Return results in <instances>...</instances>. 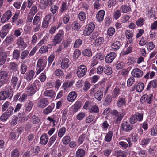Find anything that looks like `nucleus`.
<instances>
[{"label": "nucleus", "instance_id": "2eb2a0df", "mask_svg": "<svg viewBox=\"0 0 157 157\" xmlns=\"http://www.w3.org/2000/svg\"><path fill=\"white\" fill-rule=\"evenodd\" d=\"M131 74L134 77L139 78L143 76V71L140 69L137 68H135L132 71Z\"/></svg>", "mask_w": 157, "mask_h": 157}, {"label": "nucleus", "instance_id": "13d9d810", "mask_svg": "<svg viewBox=\"0 0 157 157\" xmlns=\"http://www.w3.org/2000/svg\"><path fill=\"white\" fill-rule=\"evenodd\" d=\"M10 116L8 115V114L4 113L0 117V121L5 122L6 121Z\"/></svg>", "mask_w": 157, "mask_h": 157}, {"label": "nucleus", "instance_id": "4be33fe9", "mask_svg": "<svg viewBox=\"0 0 157 157\" xmlns=\"http://www.w3.org/2000/svg\"><path fill=\"white\" fill-rule=\"evenodd\" d=\"M34 74L35 72L33 70H30L25 74V78L27 81H30L33 78Z\"/></svg>", "mask_w": 157, "mask_h": 157}, {"label": "nucleus", "instance_id": "09e8293b", "mask_svg": "<svg viewBox=\"0 0 157 157\" xmlns=\"http://www.w3.org/2000/svg\"><path fill=\"white\" fill-rule=\"evenodd\" d=\"M9 64V68L11 70L14 71L17 69L18 65L16 63L11 62Z\"/></svg>", "mask_w": 157, "mask_h": 157}, {"label": "nucleus", "instance_id": "052dcab7", "mask_svg": "<svg viewBox=\"0 0 157 157\" xmlns=\"http://www.w3.org/2000/svg\"><path fill=\"white\" fill-rule=\"evenodd\" d=\"M54 73L56 76L59 77L63 76L64 74L63 72L59 69L56 70Z\"/></svg>", "mask_w": 157, "mask_h": 157}, {"label": "nucleus", "instance_id": "0e129e2a", "mask_svg": "<svg viewBox=\"0 0 157 157\" xmlns=\"http://www.w3.org/2000/svg\"><path fill=\"white\" fill-rule=\"evenodd\" d=\"M138 121H141L143 119V114L142 113L138 112H136L135 114Z\"/></svg>", "mask_w": 157, "mask_h": 157}, {"label": "nucleus", "instance_id": "4468645a", "mask_svg": "<svg viewBox=\"0 0 157 157\" xmlns=\"http://www.w3.org/2000/svg\"><path fill=\"white\" fill-rule=\"evenodd\" d=\"M49 104L48 99L46 98H44L40 100L38 102L37 106L40 108H44Z\"/></svg>", "mask_w": 157, "mask_h": 157}, {"label": "nucleus", "instance_id": "7ed1b4c3", "mask_svg": "<svg viewBox=\"0 0 157 157\" xmlns=\"http://www.w3.org/2000/svg\"><path fill=\"white\" fill-rule=\"evenodd\" d=\"M111 114L113 116L117 117L116 120V123H120L125 115V111L124 109H121V111L120 112L115 109L113 110L111 112Z\"/></svg>", "mask_w": 157, "mask_h": 157}, {"label": "nucleus", "instance_id": "5fc2aeb1", "mask_svg": "<svg viewBox=\"0 0 157 157\" xmlns=\"http://www.w3.org/2000/svg\"><path fill=\"white\" fill-rule=\"evenodd\" d=\"M39 78L42 82H44L45 81L46 79V71H45L40 74Z\"/></svg>", "mask_w": 157, "mask_h": 157}, {"label": "nucleus", "instance_id": "473e14b6", "mask_svg": "<svg viewBox=\"0 0 157 157\" xmlns=\"http://www.w3.org/2000/svg\"><path fill=\"white\" fill-rule=\"evenodd\" d=\"M99 111V108L97 106L93 105L90 107L89 109L90 113H95Z\"/></svg>", "mask_w": 157, "mask_h": 157}, {"label": "nucleus", "instance_id": "c756f323", "mask_svg": "<svg viewBox=\"0 0 157 157\" xmlns=\"http://www.w3.org/2000/svg\"><path fill=\"white\" fill-rule=\"evenodd\" d=\"M85 155V151L81 149H78L75 154V157H84Z\"/></svg>", "mask_w": 157, "mask_h": 157}, {"label": "nucleus", "instance_id": "3c124183", "mask_svg": "<svg viewBox=\"0 0 157 157\" xmlns=\"http://www.w3.org/2000/svg\"><path fill=\"white\" fill-rule=\"evenodd\" d=\"M125 34L126 38L128 39L132 38L133 35L132 31L129 30L126 31Z\"/></svg>", "mask_w": 157, "mask_h": 157}, {"label": "nucleus", "instance_id": "37998d69", "mask_svg": "<svg viewBox=\"0 0 157 157\" xmlns=\"http://www.w3.org/2000/svg\"><path fill=\"white\" fill-rule=\"evenodd\" d=\"M80 24L77 21H75L72 24V28L74 30L77 31L79 30L80 28Z\"/></svg>", "mask_w": 157, "mask_h": 157}, {"label": "nucleus", "instance_id": "864d4df0", "mask_svg": "<svg viewBox=\"0 0 157 157\" xmlns=\"http://www.w3.org/2000/svg\"><path fill=\"white\" fill-rule=\"evenodd\" d=\"M20 51L18 50H15L13 52V58L14 59L18 60L20 55Z\"/></svg>", "mask_w": 157, "mask_h": 157}, {"label": "nucleus", "instance_id": "a19ab883", "mask_svg": "<svg viewBox=\"0 0 157 157\" xmlns=\"http://www.w3.org/2000/svg\"><path fill=\"white\" fill-rule=\"evenodd\" d=\"M120 45V42L116 41L112 44L111 47L115 50H117L119 48Z\"/></svg>", "mask_w": 157, "mask_h": 157}, {"label": "nucleus", "instance_id": "b1692460", "mask_svg": "<svg viewBox=\"0 0 157 157\" xmlns=\"http://www.w3.org/2000/svg\"><path fill=\"white\" fill-rule=\"evenodd\" d=\"M30 121L33 124H37L40 122V119L36 114H34L30 118Z\"/></svg>", "mask_w": 157, "mask_h": 157}, {"label": "nucleus", "instance_id": "f8f14e48", "mask_svg": "<svg viewBox=\"0 0 157 157\" xmlns=\"http://www.w3.org/2000/svg\"><path fill=\"white\" fill-rule=\"evenodd\" d=\"M54 2V0H41L40 7L41 9L45 10L50 3L52 4Z\"/></svg>", "mask_w": 157, "mask_h": 157}, {"label": "nucleus", "instance_id": "0eeeda50", "mask_svg": "<svg viewBox=\"0 0 157 157\" xmlns=\"http://www.w3.org/2000/svg\"><path fill=\"white\" fill-rule=\"evenodd\" d=\"M87 69L86 67L83 65L79 66L77 69L76 74L79 78L84 76L86 74Z\"/></svg>", "mask_w": 157, "mask_h": 157}, {"label": "nucleus", "instance_id": "f03ea898", "mask_svg": "<svg viewBox=\"0 0 157 157\" xmlns=\"http://www.w3.org/2000/svg\"><path fill=\"white\" fill-rule=\"evenodd\" d=\"M47 62V60L45 58H41L38 59L36 71V75H38L46 67Z\"/></svg>", "mask_w": 157, "mask_h": 157}, {"label": "nucleus", "instance_id": "680f3d73", "mask_svg": "<svg viewBox=\"0 0 157 157\" xmlns=\"http://www.w3.org/2000/svg\"><path fill=\"white\" fill-rule=\"evenodd\" d=\"M144 21V18H140L136 21V24L137 26H141L143 25Z\"/></svg>", "mask_w": 157, "mask_h": 157}, {"label": "nucleus", "instance_id": "bf43d9fd", "mask_svg": "<svg viewBox=\"0 0 157 157\" xmlns=\"http://www.w3.org/2000/svg\"><path fill=\"white\" fill-rule=\"evenodd\" d=\"M121 10L123 13L128 12L131 9L130 7L128 6L123 5L121 7Z\"/></svg>", "mask_w": 157, "mask_h": 157}, {"label": "nucleus", "instance_id": "69168bd1", "mask_svg": "<svg viewBox=\"0 0 157 157\" xmlns=\"http://www.w3.org/2000/svg\"><path fill=\"white\" fill-rule=\"evenodd\" d=\"M14 110V109L13 107L10 106L5 113L10 117L13 114Z\"/></svg>", "mask_w": 157, "mask_h": 157}, {"label": "nucleus", "instance_id": "338daca9", "mask_svg": "<svg viewBox=\"0 0 157 157\" xmlns=\"http://www.w3.org/2000/svg\"><path fill=\"white\" fill-rule=\"evenodd\" d=\"M29 53V52L28 50H25L23 51L21 53L20 58L21 59H24L27 56Z\"/></svg>", "mask_w": 157, "mask_h": 157}, {"label": "nucleus", "instance_id": "39448f33", "mask_svg": "<svg viewBox=\"0 0 157 157\" xmlns=\"http://www.w3.org/2000/svg\"><path fill=\"white\" fill-rule=\"evenodd\" d=\"M12 91L10 89L2 91L0 92V100H4L7 98L10 99L12 98Z\"/></svg>", "mask_w": 157, "mask_h": 157}, {"label": "nucleus", "instance_id": "4d7b16f0", "mask_svg": "<svg viewBox=\"0 0 157 157\" xmlns=\"http://www.w3.org/2000/svg\"><path fill=\"white\" fill-rule=\"evenodd\" d=\"M82 44V40L80 39H77L74 43L73 47L74 48H78Z\"/></svg>", "mask_w": 157, "mask_h": 157}, {"label": "nucleus", "instance_id": "e433bc0d", "mask_svg": "<svg viewBox=\"0 0 157 157\" xmlns=\"http://www.w3.org/2000/svg\"><path fill=\"white\" fill-rule=\"evenodd\" d=\"M120 89L117 87H116L113 90L112 96L113 98H117L118 95L120 94Z\"/></svg>", "mask_w": 157, "mask_h": 157}, {"label": "nucleus", "instance_id": "ddd939ff", "mask_svg": "<svg viewBox=\"0 0 157 157\" xmlns=\"http://www.w3.org/2000/svg\"><path fill=\"white\" fill-rule=\"evenodd\" d=\"M71 64V62L68 58H64L62 60L61 67L62 69H66L69 67Z\"/></svg>", "mask_w": 157, "mask_h": 157}, {"label": "nucleus", "instance_id": "cd10ccee", "mask_svg": "<svg viewBox=\"0 0 157 157\" xmlns=\"http://www.w3.org/2000/svg\"><path fill=\"white\" fill-rule=\"evenodd\" d=\"M7 57V55L5 52H3L0 54V65H3L5 63Z\"/></svg>", "mask_w": 157, "mask_h": 157}, {"label": "nucleus", "instance_id": "7c9ffc66", "mask_svg": "<svg viewBox=\"0 0 157 157\" xmlns=\"http://www.w3.org/2000/svg\"><path fill=\"white\" fill-rule=\"evenodd\" d=\"M43 94L45 96L53 98L55 94V93L52 90H48L45 91Z\"/></svg>", "mask_w": 157, "mask_h": 157}, {"label": "nucleus", "instance_id": "5701e85b", "mask_svg": "<svg viewBox=\"0 0 157 157\" xmlns=\"http://www.w3.org/2000/svg\"><path fill=\"white\" fill-rule=\"evenodd\" d=\"M54 108V104L52 103L47 108L44 109L43 113L45 115H48L52 111Z\"/></svg>", "mask_w": 157, "mask_h": 157}, {"label": "nucleus", "instance_id": "72a5a7b5", "mask_svg": "<svg viewBox=\"0 0 157 157\" xmlns=\"http://www.w3.org/2000/svg\"><path fill=\"white\" fill-rule=\"evenodd\" d=\"M113 135V132L111 131H109L106 133L105 138V140L107 142H110L112 139Z\"/></svg>", "mask_w": 157, "mask_h": 157}, {"label": "nucleus", "instance_id": "2f4dec72", "mask_svg": "<svg viewBox=\"0 0 157 157\" xmlns=\"http://www.w3.org/2000/svg\"><path fill=\"white\" fill-rule=\"evenodd\" d=\"M82 105V102L79 101H77L74 105L73 110L74 112H77L80 108Z\"/></svg>", "mask_w": 157, "mask_h": 157}, {"label": "nucleus", "instance_id": "a211bd4d", "mask_svg": "<svg viewBox=\"0 0 157 157\" xmlns=\"http://www.w3.org/2000/svg\"><path fill=\"white\" fill-rule=\"evenodd\" d=\"M116 55L114 52H111L107 54L105 58V61L109 63H111L115 58Z\"/></svg>", "mask_w": 157, "mask_h": 157}, {"label": "nucleus", "instance_id": "393cba45", "mask_svg": "<svg viewBox=\"0 0 157 157\" xmlns=\"http://www.w3.org/2000/svg\"><path fill=\"white\" fill-rule=\"evenodd\" d=\"M151 87L153 88H156L157 87V80L156 79H155L150 81L146 89L147 90H149L150 89Z\"/></svg>", "mask_w": 157, "mask_h": 157}, {"label": "nucleus", "instance_id": "603ef678", "mask_svg": "<svg viewBox=\"0 0 157 157\" xmlns=\"http://www.w3.org/2000/svg\"><path fill=\"white\" fill-rule=\"evenodd\" d=\"M86 136V135L85 134H82L79 136L78 141V143L79 145H80L83 142Z\"/></svg>", "mask_w": 157, "mask_h": 157}, {"label": "nucleus", "instance_id": "8fccbe9b", "mask_svg": "<svg viewBox=\"0 0 157 157\" xmlns=\"http://www.w3.org/2000/svg\"><path fill=\"white\" fill-rule=\"evenodd\" d=\"M78 17L80 21H82L86 19V14L83 11H81L78 14Z\"/></svg>", "mask_w": 157, "mask_h": 157}, {"label": "nucleus", "instance_id": "f257e3e1", "mask_svg": "<svg viewBox=\"0 0 157 157\" xmlns=\"http://www.w3.org/2000/svg\"><path fill=\"white\" fill-rule=\"evenodd\" d=\"M33 106V103L31 101L28 100L27 101L25 104V108L23 109L22 111H21L18 115L19 118H21V120L26 121L29 118L31 115L30 113L27 115V117L26 116L32 110Z\"/></svg>", "mask_w": 157, "mask_h": 157}, {"label": "nucleus", "instance_id": "ea45409f", "mask_svg": "<svg viewBox=\"0 0 157 157\" xmlns=\"http://www.w3.org/2000/svg\"><path fill=\"white\" fill-rule=\"evenodd\" d=\"M8 71H2L0 72V79H6L8 76Z\"/></svg>", "mask_w": 157, "mask_h": 157}, {"label": "nucleus", "instance_id": "a878e982", "mask_svg": "<svg viewBox=\"0 0 157 157\" xmlns=\"http://www.w3.org/2000/svg\"><path fill=\"white\" fill-rule=\"evenodd\" d=\"M48 140V137L46 134L42 135L40 137V143L43 145H46Z\"/></svg>", "mask_w": 157, "mask_h": 157}, {"label": "nucleus", "instance_id": "423d86ee", "mask_svg": "<svg viewBox=\"0 0 157 157\" xmlns=\"http://www.w3.org/2000/svg\"><path fill=\"white\" fill-rule=\"evenodd\" d=\"M39 82L38 80H36L33 83L29 85L27 87V92L28 93L29 95L34 94L36 91L37 89L36 84Z\"/></svg>", "mask_w": 157, "mask_h": 157}, {"label": "nucleus", "instance_id": "6e6552de", "mask_svg": "<svg viewBox=\"0 0 157 157\" xmlns=\"http://www.w3.org/2000/svg\"><path fill=\"white\" fill-rule=\"evenodd\" d=\"M95 28L94 24L92 22L87 24L85 27L83 34L85 36L89 35L94 30Z\"/></svg>", "mask_w": 157, "mask_h": 157}, {"label": "nucleus", "instance_id": "e2e57ef3", "mask_svg": "<svg viewBox=\"0 0 157 157\" xmlns=\"http://www.w3.org/2000/svg\"><path fill=\"white\" fill-rule=\"evenodd\" d=\"M70 141V137L69 136H66L62 139V141L65 144H67Z\"/></svg>", "mask_w": 157, "mask_h": 157}, {"label": "nucleus", "instance_id": "412c9836", "mask_svg": "<svg viewBox=\"0 0 157 157\" xmlns=\"http://www.w3.org/2000/svg\"><path fill=\"white\" fill-rule=\"evenodd\" d=\"M77 96V94L75 92H71L68 95L67 100L70 102H72L75 100Z\"/></svg>", "mask_w": 157, "mask_h": 157}, {"label": "nucleus", "instance_id": "c9c22d12", "mask_svg": "<svg viewBox=\"0 0 157 157\" xmlns=\"http://www.w3.org/2000/svg\"><path fill=\"white\" fill-rule=\"evenodd\" d=\"M104 42V38L103 37H99L96 39L94 43L95 45L98 46L103 44Z\"/></svg>", "mask_w": 157, "mask_h": 157}, {"label": "nucleus", "instance_id": "58836bf2", "mask_svg": "<svg viewBox=\"0 0 157 157\" xmlns=\"http://www.w3.org/2000/svg\"><path fill=\"white\" fill-rule=\"evenodd\" d=\"M104 72L108 75H110L112 73V69L109 66H106L104 68Z\"/></svg>", "mask_w": 157, "mask_h": 157}, {"label": "nucleus", "instance_id": "c03bdc74", "mask_svg": "<svg viewBox=\"0 0 157 157\" xmlns=\"http://www.w3.org/2000/svg\"><path fill=\"white\" fill-rule=\"evenodd\" d=\"M41 20V18L39 16L36 15L35 16L33 22V25H39V23Z\"/></svg>", "mask_w": 157, "mask_h": 157}, {"label": "nucleus", "instance_id": "49530a36", "mask_svg": "<svg viewBox=\"0 0 157 157\" xmlns=\"http://www.w3.org/2000/svg\"><path fill=\"white\" fill-rule=\"evenodd\" d=\"M19 151L17 149L13 150L11 152V157H19Z\"/></svg>", "mask_w": 157, "mask_h": 157}, {"label": "nucleus", "instance_id": "774afa93", "mask_svg": "<svg viewBox=\"0 0 157 157\" xmlns=\"http://www.w3.org/2000/svg\"><path fill=\"white\" fill-rule=\"evenodd\" d=\"M27 67L25 64L23 63L21 66L20 72L21 74H24L27 70Z\"/></svg>", "mask_w": 157, "mask_h": 157}, {"label": "nucleus", "instance_id": "f704fd0d", "mask_svg": "<svg viewBox=\"0 0 157 157\" xmlns=\"http://www.w3.org/2000/svg\"><path fill=\"white\" fill-rule=\"evenodd\" d=\"M112 97L109 94H108L105 97L104 101V104L105 105H110L112 102Z\"/></svg>", "mask_w": 157, "mask_h": 157}, {"label": "nucleus", "instance_id": "6ab92c4d", "mask_svg": "<svg viewBox=\"0 0 157 157\" xmlns=\"http://www.w3.org/2000/svg\"><path fill=\"white\" fill-rule=\"evenodd\" d=\"M105 12L103 10L99 11L96 15V18L99 22H101L103 20Z\"/></svg>", "mask_w": 157, "mask_h": 157}, {"label": "nucleus", "instance_id": "9d476101", "mask_svg": "<svg viewBox=\"0 0 157 157\" xmlns=\"http://www.w3.org/2000/svg\"><path fill=\"white\" fill-rule=\"evenodd\" d=\"M153 95L150 94L149 95L145 94L143 95L141 98L140 101L142 104H145L147 103L150 104L152 100Z\"/></svg>", "mask_w": 157, "mask_h": 157}, {"label": "nucleus", "instance_id": "20e7f679", "mask_svg": "<svg viewBox=\"0 0 157 157\" xmlns=\"http://www.w3.org/2000/svg\"><path fill=\"white\" fill-rule=\"evenodd\" d=\"M64 34V32L63 30H59L52 41L53 44L55 46L61 42L63 40Z\"/></svg>", "mask_w": 157, "mask_h": 157}, {"label": "nucleus", "instance_id": "de8ad7c7", "mask_svg": "<svg viewBox=\"0 0 157 157\" xmlns=\"http://www.w3.org/2000/svg\"><path fill=\"white\" fill-rule=\"evenodd\" d=\"M66 132V129L64 127L61 128L59 131L58 136L60 138L62 137Z\"/></svg>", "mask_w": 157, "mask_h": 157}, {"label": "nucleus", "instance_id": "f3484780", "mask_svg": "<svg viewBox=\"0 0 157 157\" xmlns=\"http://www.w3.org/2000/svg\"><path fill=\"white\" fill-rule=\"evenodd\" d=\"M126 104V98L120 97L118 98L116 103L117 105L119 108L122 107L123 106H125Z\"/></svg>", "mask_w": 157, "mask_h": 157}, {"label": "nucleus", "instance_id": "6e6d98bb", "mask_svg": "<svg viewBox=\"0 0 157 157\" xmlns=\"http://www.w3.org/2000/svg\"><path fill=\"white\" fill-rule=\"evenodd\" d=\"M135 114L131 116L129 118V121L131 124H134L136 123L138 121Z\"/></svg>", "mask_w": 157, "mask_h": 157}, {"label": "nucleus", "instance_id": "aec40b11", "mask_svg": "<svg viewBox=\"0 0 157 157\" xmlns=\"http://www.w3.org/2000/svg\"><path fill=\"white\" fill-rule=\"evenodd\" d=\"M16 44L22 49H25L26 47V44L24 42L23 38L21 36L17 40Z\"/></svg>", "mask_w": 157, "mask_h": 157}, {"label": "nucleus", "instance_id": "dca6fc26", "mask_svg": "<svg viewBox=\"0 0 157 157\" xmlns=\"http://www.w3.org/2000/svg\"><path fill=\"white\" fill-rule=\"evenodd\" d=\"M11 83L13 87L17 86L18 88L20 85L21 81L20 80H18V78L17 76L13 75L11 79Z\"/></svg>", "mask_w": 157, "mask_h": 157}, {"label": "nucleus", "instance_id": "a18cd8bd", "mask_svg": "<svg viewBox=\"0 0 157 157\" xmlns=\"http://www.w3.org/2000/svg\"><path fill=\"white\" fill-rule=\"evenodd\" d=\"M82 54L83 55L88 57L91 56L92 55L91 50L90 49H84L82 51Z\"/></svg>", "mask_w": 157, "mask_h": 157}, {"label": "nucleus", "instance_id": "4c0bfd02", "mask_svg": "<svg viewBox=\"0 0 157 157\" xmlns=\"http://www.w3.org/2000/svg\"><path fill=\"white\" fill-rule=\"evenodd\" d=\"M144 88V84L142 82H139L136 85V91L138 92H141L143 90Z\"/></svg>", "mask_w": 157, "mask_h": 157}, {"label": "nucleus", "instance_id": "c85d7f7f", "mask_svg": "<svg viewBox=\"0 0 157 157\" xmlns=\"http://www.w3.org/2000/svg\"><path fill=\"white\" fill-rule=\"evenodd\" d=\"M15 37L12 35L7 36L4 40L6 43L10 44L14 40Z\"/></svg>", "mask_w": 157, "mask_h": 157}, {"label": "nucleus", "instance_id": "79ce46f5", "mask_svg": "<svg viewBox=\"0 0 157 157\" xmlns=\"http://www.w3.org/2000/svg\"><path fill=\"white\" fill-rule=\"evenodd\" d=\"M17 117L16 116H13L12 117L10 122L12 125H15L17 124Z\"/></svg>", "mask_w": 157, "mask_h": 157}, {"label": "nucleus", "instance_id": "9b49d317", "mask_svg": "<svg viewBox=\"0 0 157 157\" xmlns=\"http://www.w3.org/2000/svg\"><path fill=\"white\" fill-rule=\"evenodd\" d=\"M12 16L11 11L7 10L3 15L1 19V22L2 23H5L10 19Z\"/></svg>", "mask_w": 157, "mask_h": 157}, {"label": "nucleus", "instance_id": "bb28decb", "mask_svg": "<svg viewBox=\"0 0 157 157\" xmlns=\"http://www.w3.org/2000/svg\"><path fill=\"white\" fill-rule=\"evenodd\" d=\"M94 96L96 99L100 101L103 98V92L101 90L97 91L94 94Z\"/></svg>", "mask_w": 157, "mask_h": 157}, {"label": "nucleus", "instance_id": "1a4fd4ad", "mask_svg": "<svg viewBox=\"0 0 157 157\" xmlns=\"http://www.w3.org/2000/svg\"><path fill=\"white\" fill-rule=\"evenodd\" d=\"M121 128L123 131L128 132L133 129V126L128 122L124 121L121 123Z\"/></svg>", "mask_w": 157, "mask_h": 157}]
</instances>
